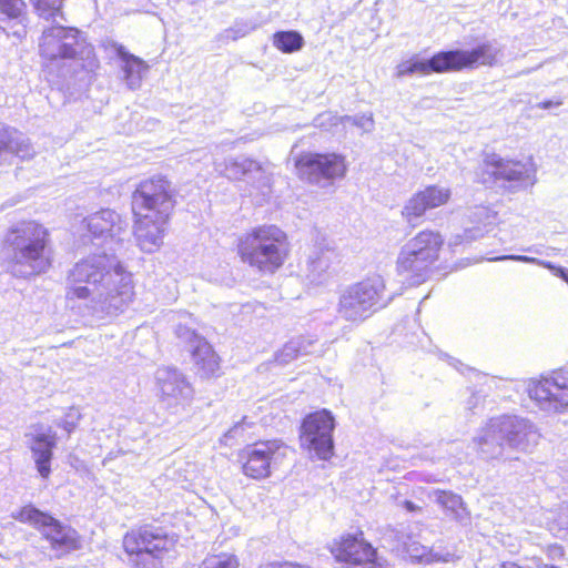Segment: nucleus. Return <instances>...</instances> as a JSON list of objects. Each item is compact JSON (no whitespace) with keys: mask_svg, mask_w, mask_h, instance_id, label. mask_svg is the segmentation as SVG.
<instances>
[{"mask_svg":"<svg viewBox=\"0 0 568 568\" xmlns=\"http://www.w3.org/2000/svg\"><path fill=\"white\" fill-rule=\"evenodd\" d=\"M132 296L131 273L106 252L79 261L69 272L67 298L87 301L94 313L123 312Z\"/></svg>","mask_w":568,"mask_h":568,"instance_id":"obj_1","label":"nucleus"},{"mask_svg":"<svg viewBox=\"0 0 568 568\" xmlns=\"http://www.w3.org/2000/svg\"><path fill=\"white\" fill-rule=\"evenodd\" d=\"M501 49L497 42H483L471 50L440 51L429 59H420L417 55L400 62L396 68L398 78L430 73H444L463 69H475L480 65L493 67L498 62Z\"/></svg>","mask_w":568,"mask_h":568,"instance_id":"obj_2","label":"nucleus"},{"mask_svg":"<svg viewBox=\"0 0 568 568\" xmlns=\"http://www.w3.org/2000/svg\"><path fill=\"white\" fill-rule=\"evenodd\" d=\"M7 242L12 248L10 268L13 275L29 277L49 268V233L41 224L33 221L17 224L10 230Z\"/></svg>","mask_w":568,"mask_h":568,"instance_id":"obj_3","label":"nucleus"},{"mask_svg":"<svg viewBox=\"0 0 568 568\" xmlns=\"http://www.w3.org/2000/svg\"><path fill=\"white\" fill-rule=\"evenodd\" d=\"M290 252L288 237L276 225L253 227L239 242L241 260L265 275L274 274L280 270Z\"/></svg>","mask_w":568,"mask_h":568,"instance_id":"obj_4","label":"nucleus"},{"mask_svg":"<svg viewBox=\"0 0 568 568\" xmlns=\"http://www.w3.org/2000/svg\"><path fill=\"white\" fill-rule=\"evenodd\" d=\"M392 301L386 296L382 276L367 277L344 288L338 296L337 316L353 325H359Z\"/></svg>","mask_w":568,"mask_h":568,"instance_id":"obj_5","label":"nucleus"},{"mask_svg":"<svg viewBox=\"0 0 568 568\" xmlns=\"http://www.w3.org/2000/svg\"><path fill=\"white\" fill-rule=\"evenodd\" d=\"M443 243V236L429 230L407 241L397 257V272L403 282L410 286L425 282Z\"/></svg>","mask_w":568,"mask_h":568,"instance_id":"obj_6","label":"nucleus"},{"mask_svg":"<svg viewBox=\"0 0 568 568\" xmlns=\"http://www.w3.org/2000/svg\"><path fill=\"white\" fill-rule=\"evenodd\" d=\"M175 540L162 527L145 525L128 531L123 549L134 568H164L163 559Z\"/></svg>","mask_w":568,"mask_h":568,"instance_id":"obj_7","label":"nucleus"},{"mask_svg":"<svg viewBox=\"0 0 568 568\" xmlns=\"http://www.w3.org/2000/svg\"><path fill=\"white\" fill-rule=\"evenodd\" d=\"M12 517L38 529L58 556L69 554L81 547L79 535L73 528L63 525L33 505L22 507L13 513Z\"/></svg>","mask_w":568,"mask_h":568,"instance_id":"obj_8","label":"nucleus"},{"mask_svg":"<svg viewBox=\"0 0 568 568\" xmlns=\"http://www.w3.org/2000/svg\"><path fill=\"white\" fill-rule=\"evenodd\" d=\"M90 234L92 244L97 247L94 254H106L119 257L124 240L129 235V224L116 212L105 209L95 212L83 221Z\"/></svg>","mask_w":568,"mask_h":568,"instance_id":"obj_9","label":"nucleus"},{"mask_svg":"<svg viewBox=\"0 0 568 568\" xmlns=\"http://www.w3.org/2000/svg\"><path fill=\"white\" fill-rule=\"evenodd\" d=\"M174 205L172 184L161 175L140 182L132 194L134 215L148 214L154 217L170 219Z\"/></svg>","mask_w":568,"mask_h":568,"instance_id":"obj_10","label":"nucleus"},{"mask_svg":"<svg viewBox=\"0 0 568 568\" xmlns=\"http://www.w3.org/2000/svg\"><path fill=\"white\" fill-rule=\"evenodd\" d=\"M54 22L42 31L39 42L41 57L51 62L75 59L78 55L90 58L92 49L81 37L80 30Z\"/></svg>","mask_w":568,"mask_h":568,"instance_id":"obj_11","label":"nucleus"},{"mask_svg":"<svg viewBox=\"0 0 568 568\" xmlns=\"http://www.w3.org/2000/svg\"><path fill=\"white\" fill-rule=\"evenodd\" d=\"M334 416L327 409L306 415L301 426L302 448L313 452L318 459L328 460L334 450Z\"/></svg>","mask_w":568,"mask_h":568,"instance_id":"obj_12","label":"nucleus"},{"mask_svg":"<svg viewBox=\"0 0 568 568\" xmlns=\"http://www.w3.org/2000/svg\"><path fill=\"white\" fill-rule=\"evenodd\" d=\"M300 178L320 187L332 186L345 176V158L337 153H307L296 161Z\"/></svg>","mask_w":568,"mask_h":568,"instance_id":"obj_13","label":"nucleus"},{"mask_svg":"<svg viewBox=\"0 0 568 568\" xmlns=\"http://www.w3.org/2000/svg\"><path fill=\"white\" fill-rule=\"evenodd\" d=\"M526 392L548 414L562 413L568 407V376L564 372H556L540 381H529Z\"/></svg>","mask_w":568,"mask_h":568,"instance_id":"obj_14","label":"nucleus"},{"mask_svg":"<svg viewBox=\"0 0 568 568\" xmlns=\"http://www.w3.org/2000/svg\"><path fill=\"white\" fill-rule=\"evenodd\" d=\"M535 173L531 163L504 160L497 154H490L484 160L479 180L484 184L503 180L516 186H528L535 183Z\"/></svg>","mask_w":568,"mask_h":568,"instance_id":"obj_15","label":"nucleus"},{"mask_svg":"<svg viewBox=\"0 0 568 568\" xmlns=\"http://www.w3.org/2000/svg\"><path fill=\"white\" fill-rule=\"evenodd\" d=\"M287 446L280 440H266L248 446L244 453L243 473L254 479L266 478L272 468L286 457Z\"/></svg>","mask_w":568,"mask_h":568,"instance_id":"obj_16","label":"nucleus"},{"mask_svg":"<svg viewBox=\"0 0 568 568\" xmlns=\"http://www.w3.org/2000/svg\"><path fill=\"white\" fill-rule=\"evenodd\" d=\"M161 402L171 409L184 407L193 398L194 389L183 373L161 367L155 374Z\"/></svg>","mask_w":568,"mask_h":568,"instance_id":"obj_17","label":"nucleus"},{"mask_svg":"<svg viewBox=\"0 0 568 568\" xmlns=\"http://www.w3.org/2000/svg\"><path fill=\"white\" fill-rule=\"evenodd\" d=\"M506 445L518 452H530L537 444L540 434L532 422L516 415L497 416Z\"/></svg>","mask_w":568,"mask_h":568,"instance_id":"obj_18","label":"nucleus"},{"mask_svg":"<svg viewBox=\"0 0 568 568\" xmlns=\"http://www.w3.org/2000/svg\"><path fill=\"white\" fill-rule=\"evenodd\" d=\"M331 552L339 562L349 566L369 565L376 559V549L365 540L363 532L343 536L334 541Z\"/></svg>","mask_w":568,"mask_h":568,"instance_id":"obj_19","label":"nucleus"},{"mask_svg":"<svg viewBox=\"0 0 568 568\" xmlns=\"http://www.w3.org/2000/svg\"><path fill=\"white\" fill-rule=\"evenodd\" d=\"M387 537L396 540V549H402L407 556L424 565H432L437 562H449L453 561L455 555L448 550H436L434 548H427L426 546L412 540L410 537L405 532L404 526L390 528L387 531Z\"/></svg>","mask_w":568,"mask_h":568,"instance_id":"obj_20","label":"nucleus"},{"mask_svg":"<svg viewBox=\"0 0 568 568\" xmlns=\"http://www.w3.org/2000/svg\"><path fill=\"white\" fill-rule=\"evenodd\" d=\"M450 195L452 193L448 187L438 185L427 186L407 201L402 214L408 223L413 224L414 220L422 217L427 210L446 204Z\"/></svg>","mask_w":568,"mask_h":568,"instance_id":"obj_21","label":"nucleus"},{"mask_svg":"<svg viewBox=\"0 0 568 568\" xmlns=\"http://www.w3.org/2000/svg\"><path fill=\"white\" fill-rule=\"evenodd\" d=\"M134 236L138 246L145 253L156 251L163 243L165 225L169 219L148 214L134 215Z\"/></svg>","mask_w":568,"mask_h":568,"instance_id":"obj_22","label":"nucleus"},{"mask_svg":"<svg viewBox=\"0 0 568 568\" xmlns=\"http://www.w3.org/2000/svg\"><path fill=\"white\" fill-rule=\"evenodd\" d=\"M55 446L57 433L51 427L32 435L30 438L29 448L31 458L42 479H48L51 475V462Z\"/></svg>","mask_w":568,"mask_h":568,"instance_id":"obj_23","label":"nucleus"},{"mask_svg":"<svg viewBox=\"0 0 568 568\" xmlns=\"http://www.w3.org/2000/svg\"><path fill=\"white\" fill-rule=\"evenodd\" d=\"M478 454L484 459H499L504 457L506 439L500 429L498 417L490 418L473 440Z\"/></svg>","mask_w":568,"mask_h":568,"instance_id":"obj_24","label":"nucleus"},{"mask_svg":"<svg viewBox=\"0 0 568 568\" xmlns=\"http://www.w3.org/2000/svg\"><path fill=\"white\" fill-rule=\"evenodd\" d=\"M33 154L32 145L21 133L0 129V165L12 164L16 158L30 159Z\"/></svg>","mask_w":568,"mask_h":568,"instance_id":"obj_25","label":"nucleus"},{"mask_svg":"<svg viewBox=\"0 0 568 568\" xmlns=\"http://www.w3.org/2000/svg\"><path fill=\"white\" fill-rule=\"evenodd\" d=\"M338 263L337 253L329 247H317L308 256L305 276L312 284L324 283Z\"/></svg>","mask_w":568,"mask_h":568,"instance_id":"obj_26","label":"nucleus"},{"mask_svg":"<svg viewBox=\"0 0 568 568\" xmlns=\"http://www.w3.org/2000/svg\"><path fill=\"white\" fill-rule=\"evenodd\" d=\"M221 166L222 164L215 163V170L224 174L230 180H251L257 178L258 180L267 181L261 164L252 159L244 156L229 159L224 164V169Z\"/></svg>","mask_w":568,"mask_h":568,"instance_id":"obj_27","label":"nucleus"},{"mask_svg":"<svg viewBox=\"0 0 568 568\" xmlns=\"http://www.w3.org/2000/svg\"><path fill=\"white\" fill-rule=\"evenodd\" d=\"M115 53L121 59V69L124 74V81L129 89L136 90L141 87L143 75L149 65L141 58L130 53L124 45L114 44Z\"/></svg>","mask_w":568,"mask_h":568,"instance_id":"obj_28","label":"nucleus"},{"mask_svg":"<svg viewBox=\"0 0 568 568\" xmlns=\"http://www.w3.org/2000/svg\"><path fill=\"white\" fill-rule=\"evenodd\" d=\"M194 366L202 377L214 376L220 368L219 358L205 339H199L191 349Z\"/></svg>","mask_w":568,"mask_h":568,"instance_id":"obj_29","label":"nucleus"},{"mask_svg":"<svg viewBox=\"0 0 568 568\" xmlns=\"http://www.w3.org/2000/svg\"><path fill=\"white\" fill-rule=\"evenodd\" d=\"M316 341L311 337L298 336L288 341L274 356L280 365H286L298 356L314 353Z\"/></svg>","mask_w":568,"mask_h":568,"instance_id":"obj_30","label":"nucleus"},{"mask_svg":"<svg viewBox=\"0 0 568 568\" xmlns=\"http://www.w3.org/2000/svg\"><path fill=\"white\" fill-rule=\"evenodd\" d=\"M435 500L455 520L463 523L468 519V511L459 495L446 490H436Z\"/></svg>","mask_w":568,"mask_h":568,"instance_id":"obj_31","label":"nucleus"},{"mask_svg":"<svg viewBox=\"0 0 568 568\" xmlns=\"http://www.w3.org/2000/svg\"><path fill=\"white\" fill-rule=\"evenodd\" d=\"M468 219L476 226L465 230V235L469 240H476L484 234L480 225L484 227L493 225L496 221V213L486 206H476L469 211Z\"/></svg>","mask_w":568,"mask_h":568,"instance_id":"obj_32","label":"nucleus"},{"mask_svg":"<svg viewBox=\"0 0 568 568\" xmlns=\"http://www.w3.org/2000/svg\"><path fill=\"white\" fill-rule=\"evenodd\" d=\"M493 260L494 261L510 260V261H516V262L535 264V265L542 266V267L549 270L555 276L562 278L565 282L568 280V268L558 266L550 261H544V260H539L537 257H531V256H527V255H503V256H497Z\"/></svg>","mask_w":568,"mask_h":568,"instance_id":"obj_33","label":"nucleus"},{"mask_svg":"<svg viewBox=\"0 0 568 568\" xmlns=\"http://www.w3.org/2000/svg\"><path fill=\"white\" fill-rule=\"evenodd\" d=\"M273 44L284 53H292L302 49L304 39L296 31H278L273 36Z\"/></svg>","mask_w":568,"mask_h":568,"instance_id":"obj_34","label":"nucleus"},{"mask_svg":"<svg viewBox=\"0 0 568 568\" xmlns=\"http://www.w3.org/2000/svg\"><path fill=\"white\" fill-rule=\"evenodd\" d=\"M27 4L23 0H0V16L7 20L21 23L24 19Z\"/></svg>","mask_w":568,"mask_h":568,"instance_id":"obj_35","label":"nucleus"},{"mask_svg":"<svg viewBox=\"0 0 568 568\" xmlns=\"http://www.w3.org/2000/svg\"><path fill=\"white\" fill-rule=\"evenodd\" d=\"M34 9L41 18L50 19L53 18L55 21L57 17L63 19L61 8L64 0H31Z\"/></svg>","mask_w":568,"mask_h":568,"instance_id":"obj_36","label":"nucleus"},{"mask_svg":"<svg viewBox=\"0 0 568 568\" xmlns=\"http://www.w3.org/2000/svg\"><path fill=\"white\" fill-rule=\"evenodd\" d=\"M179 317L183 320V322H179L175 327L176 336L184 341L191 343V347L193 348L199 339H203L200 335L195 333V329L191 327L189 324L192 322V317L187 313L179 314Z\"/></svg>","mask_w":568,"mask_h":568,"instance_id":"obj_37","label":"nucleus"},{"mask_svg":"<svg viewBox=\"0 0 568 568\" xmlns=\"http://www.w3.org/2000/svg\"><path fill=\"white\" fill-rule=\"evenodd\" d=\"M239 562L235 556L222 554L205 558L199 568H237Z\"/></svg>","mask_w":568,"mask_h":568,"instance_id":"obj_38","label":"nucleus"},{"mask_svg":"<svg viewBox=\"0 0 568 568\" xmlns=\"http://www.w3.org/2000/svg\"><path fill=\"white\" fill-rule=\"evenodd\" d=\"M314 122H315V126L322 128L327 131L333 130L334 128H337L339 124H342L344 126L343 116H339L336 113H333L331 111L320 114L314 120Z\"/></svg>","mask_w":568,"mask_h":568,"instance_id":"obj_39","label":"nucleus"},{"mask_svg":"<svg viewBox=\"0 0 568 568\" xmlns=\"http://www.w3.org/2000/svg\"><path fill=\"white\" fill-rule=\"evenodd\" d=\"M344 126L346 123H351L352 125L361 128L364 132H371L374 130V119L373 114H359L355 116L344 115Z\"/></svg>","mask_w":568,"mask_h":568,"instance_id":"obj_40","label":"nucleus"},{"mask_svg":"<svg viewBox=\"0 0 568 568\" xmlns=\"http://www.w3.org/2000/svg\"><path fill=\"white\" fill-rule=\"evenodd\" d=\"M81 419L80 410L75 407H70L64 418L59 420L57 425L64 429L69 435L77 428Z\"/></svg>","mask_w":568,"mask_h":568,"instance_id":"obj_41","label":"nucleus"},{"mask_svg":"<svg viewBox=\"0 0 568 568\" xmlns=\"http://www.w3.org/2000/svg\"><path fill=\"white\" fill-rule=\"evenodd\" d=\"M244 426L245 418L242 422L236 423L232 428H230L221 438V443L226 446H232L234 440L243 437Z\"/></svg>","mask_w":568,"mask_h":568,"instance_id":"obj_42","label":"nucleus"},{"mask_svg":"<svg viewBox=\"0 0 568 568\" xmlns=\"http://www.w3.org/2000/svg\"><path fill=\"white\" fill-rule=\"evenodd\" d=\"M253 29L248 23H236L234 27L226 29L223 33L225 39L236 40L246 36Z\"/></svg>","mask_w":568,"mask_h":568,"instance_id":"obj_43","label":"nucleus"},{"mask_svg":"<svg viewBox=\"0 0 568 568\" xmlns=\"http://www.w3.org/2000/svg\"><path fill=\"white\" fill-rule=\"evenodd\" d=\"M546 554L550 560H559L564 557L565 551L562 546L554 544L547 547Z\"/></svg>","mask_w":568,"mask_h":568,"instance_id":"obj_44","label":"nucleus"},{"mask_svg":"<svg viewBox=\"0 0 568 568\" xmlns=\"http://www.w3.org/2000/svg\"><path fill=\"white\" fill-rule=\"evenodd\" d=\"M483 397L478 394H471L469 399L467 400V408L471 412H475V409L481 404Z\"/></svg>","mask_w":568,"mask_h":568,"instance_id":"obj_45","label":"nucleus"},{"mask_svg":"<svg viewBox=\"0 0 568 568\" xmlns=\"http://www.w3.org/2000/svg\"><path fill=\"white\" fill-rule=\"evenodd\" d=\"M560 104H561V102H560V101H556V102H554V101H551V100H547V101H544V102L538 103V104H537V106H538V108H540V109H550V108H552V106H558V105H560Z\"/></svg>","mask_w":568,"mask_h":568,"instance_id":"obj_46","label":"nucleus"},{"mask_svg":"<svg viewBox=\"0 0 568 568\" xmlns=\"http://www.w3.org/2000/svg\"><path fill=\"white\" fill-rule=\"evenodd\" d=\"M464 237L467 240V241H470L469 239H467V236L464 234V235H460V234H457L455 235L450 242H449V245H453V246H456V245H459L463 243L464 241Z\"/></svg>","mask_w":568,"mask_h":568,"instance_id":"obj_47","label":"nucleus"},{"mask_svg":"<svg viewBox=\"0 0 568 568\" xmlns=\"http://www.w3.org/2000/svg\"><path fill=\"white\" fill-rule=\"evenodd\" d=\"M403 507H404L407 511H409V513H413V511H416V510H419V509H420L417 505H415V504H414L413 501H410V500H404V503H403Z\"/></svg>","mask_w":568,"mask_h":568,"instance_id":"obj_48","label":"nucleus"},{"mask_svg":"<svg viewBox=\"0 0 568 568\" xmlns=\"http://www.w3.org/2000/svg\"><path fill=\"white\" fill-rule=\"evenodd\" d=\"M514 186H515V187H517L515 183H511V184H510V187H514Z\"/></svg>","mask_w":568,"mask_h":568,"instance_id":"obj_49","label":"nucleus"},{"mask_svg":"<svg viewBox=\"0 0 568 568\" xmlns=\"http://www.w3.org/2000/svg\"><path fill=\"white\" fill-rule=\"evenodd\" d=\"M566 283L568 284V280L566 281Z\"/></svg>","mask_w":568,"mask_h":568,"instance_id":"obj_50","label":"nucleus"}]
</instances>
